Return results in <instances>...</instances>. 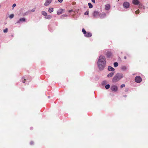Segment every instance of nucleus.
I'll return each instance as SVG.
<instances>
[{"instance_id": "nucleus-14", "label": "nucleus", "mask_w": 148, "mask_h": 148, "mask_svg": "<svg viewBox=\"0 0 148 148\" xmlns=\"http://www.w3.org/2000/svg\"><path fill=\"white\" fill-rule=\"evenodd\" d=\"M106 55L108 58H110L112 55V53L110 51H108L106 53Z\"/></svg>"}, {"instance_id": "nucleus-1", "label": "nucleus", "mask_w": 148, "mask_h": 148, "mask_svg": "<svg viewBox=\"0 0 148 148\" xmlns=\"http://www.w3.org/2000/svg\"><path fill=\"white\" fill-rule=\"evenodd\" d=\"M107 61L106 57L103 55H100L99 57L97 62V65L99 70L100 71L103 70L106 64Z\"/></svg>"}, {"instance_id": "nucleus-4", "label": "nucleus", "mask_w": 148, "mask_h": 148, "mask_svg": "<svg viewBox=\"0 0 148 148\" xmlns=\"http://www.w3.org/2000/svg\"><path fill=\"white\" fill-rule=\"evenodd\" d=\"M135 81L137 83H140L142 81V78L139 76H137L135 78Z\"/></svg>"}, {"instance_id": "nucleus-27", "label": "nucleus", "mask_w": 148, "mask_h": 148, "mask_svg": "<svg viewBox=\"0 0 148 148\" xmlns=\"http://www.w3.org/2000/svg\"><path fill=\"white\" fill-rule=\"evenodd\" d=\"M110 87V85L109 84H107L105 86V88L106 89H108Z\"/></svg>"}, {"instance_id": "nucleus-8", "label": "nucleus", "mask_w": 148, "mask_h": 148, "mask_svg": "<svg viewBox=\"0 0 148 148\" xmlns=\"http://www.w3.org/2000/svg\"><path fill=\"white\" fill-rule=\"evenodd\" d=\"M133 3L136 5L139 4L140 6H142L141 4H139V2L138 0H133L132 1Z\"/></svg>"}, {"instance_id": "nucleus-31", "label": "nucleus", "mask_w": 148, "mask_h": 148, "mask_svg": "<svg viewBox=\"0 0 148 148\" xmlns=\"http://www.w3.org/2000/svg\"><path fill=\"white\" fill-rule=\"evenodd\" d=\"M135 13L136 14H138L139 13V10H137L136 11H135Z\"/></svg>"}, {"instance_id": "nucleus-23", "label": "nucleus", "mask_w": 148, "mask_h": 148, "mask_svg": "<svg viewBox=\"0 0 148 148\" xmlns=\"http://www.w3.org/2000/svg\"><path fill=\"white\" fill-rule=\"evenodd\" d=\"M114 67H116L118 66V62H115L114 63Z\"/></svg>"}, {"instance_id": "nucleus-42", "label": "nucleus", "mask_w": 148, "mask_h": 148, "mask_svg": "<svg viewBox=\"0 0 148 148\" xmlns=\"http://www.w3.org/2000/svg\"><path fill=\"white\" fill-rule=\"evenodd\" d=\"M27 12H26V14H27Z\"/></svg>"}, {"instance_id": "nucleus-41", "label": "nucleus", "mask_w": 148, "mask_h": 148, "mask_svg": "<svg viewBox=\"0 0 148 148\" xmlns=\"http://www.w3.org/2000/svg\"><path fill=\"white\" fill-rule=\"evenodd\" d=\"M143 9H145V7L144 6H143Z\"/></svg>"}, {"instance_id": "nucleus-20", "label": "nucleus", "mask_w": 148, "mask_h": 148, "mask_svg": "<svg viewBox=\"0 0 148 148\" xmlns=\"http://www.w3.org/2000/svg\"><path fill=\"white\" fill-rule=\"evenodd\" d=\"M68 16V15L66 14H63L61 15L60 16L61 18L62 19H63L65 17H67Z\"/></svg>"}, {"instance_id": "nucleus-21", "label": "nucleus", "mask_w": 148, "mask_h": 148, "mask_svg": "<svg viewBox=\"0 0 148 148\" xmlns=\"http://www.w3.org/2000/svg\"><path fill=\"white\" fill-rule=\"evenodd\" d=\"M22 80L23 82L25 83V81H27V79H26L24 77H22Z\"/></svg>"}, {"instance_id": "nucleus-6", "label": "nucleus", "mask_w": 148, "mask_h": 148, "mask_svg": "<svg viewBox=\"0 0 148 148\" xmlns=\"http://www.w3.org/2000/svg\"><path fill=\"white\" fill-rule=\"evenodd\" d=\"M25 18H21L19 20L16 22V24L20 23H21L24 22H25Z\"/></svg>"}, {"instance_id": "nucleus-15", "label": "nucleus", "mask_w": 148, "mask_h": 148, "mask_svg": "<svg viewBox=\"0 0 148 148\" xmlns=\"http://www.w3.org/2000/svg\"><path fill=\"white\" fill-rule=\"evenodd\" d=\"M114 72H112L108 74L107 76V77H112L114 75Z\"/></svg>"}, {"instance_id": "nucleus-2", "label": "nucleus", "mask_w": 148, "mask_h": 148, "mask_svg": "<svg viewBox=\"0 0 148 148\" xmlns=\"http://www.w3.org/2000/svg\"><path fill=\"white\" fill-rule=\"evenodd\" d=\"M123 74L118 73L115 74L112 79V82L115 83L119 81L121 78L123 77Z\"/></svg>"}, {"instance_id": "nucleus-7", "label": "nucleus", "mask_w": 148, "mask_h": 148, "mask_svg": "<svg viewBox=\"0 0 148 148\" xmlns=\"http://www.w3.org/2000/svg\"><path fill=\"white\" fill-rule=\"evenodd\" d=\"M106 14L105 13L102 12L99 14V16L100 18H103L106 17Z\"/></svg>"}, {"instance_id": "nucleus-12", "label": "nucleus", "mask_w": 148, "mask_h": 148, "mask_svg": "<svg viewBox=\"0 0 148 148\" xmlns=\"http://www.w3.org/2000/svg\"><path fill=\"white\" fill-rule=\"evenodd\" d=\"M52 0H46L44 5L46 6L48 5L52 2Z\"/></svg>"}, {"instance_id": "nucleus-28", "label": "nucleus", "mask_w": 148, "mask_h": 148, "mask_svg": "<svg viewBox=\"0 0 148 148\" xmlns=\"http://www.w3.org/2000/svg\"><path fill=\"white\" fill-rule=\"evenodd\" d=\"M82 32L84 34H85L86 33V31L84 28L82 29Z\"/></svg>"}, {"instance_id": "nucleus-10", "label": "nucleus", "mask_w": 148, "mask_h": 148, "mask_svg": "<svg viewBox=\"0 0 148 148\" xmlns=\"http://www.w3.org/2000/svg\"><path fill=\"white\" fill-rule=\"evenodd\" d=\"M92 36V34L90 32H86V33L84 34L85 37L87 38H89L91 37Z\"/></svg>"}, {"instance_id": "nucleus-37", "label": "nucleus", "mask_w": 148, "mask_h": 148, "mask_svg": "<svg viewBox=\"0 0 148 148\" xmlns=\"http://www.w3.org/2000/svg\"><path fill=\"white\" fill-rule=\"evenodd\" d=\"M92 2L95 3V0H91Z\"/></svg>"}, {"instance_id": "nucleus-33", "label": "nucleus", "mask_w": 148, "mask_h": 148, "mask_svg": "<svg viewBox=\"0 0 148 148\" xmlns=\"http://www.w3.org/2000/svg\"><path fill=\"white\" fill-rule=\"evenodd\" d=\"M16 6V4L15 3H14L12 5V7L13 8H14Z\"/></svg>"}, {"instance_id": "nucleus-24", "label": "nucleus", "mask_w": 148, "mask_h": 148, "mask_svg": "<svg viewBox=\"0 0 148 148\" xmlns=\"http://www.w3.org/2000/svg\"><path fill=\"white\" fill-rule=\"evenodd\" d=\"M106 84H107V82L105 80L103 81L101 83L102 85L103 86L106 85Z\"/></svg>"}, {"instance_id": "nucleus-22", "label": "nucleus", "mask_w": 148, "mask_h": 148, "mask_svg": "<svg viewBox=\"0 0 148 148\" xmlns=\"http://www.w3.org/2000/svg\"><path fill=\"white\" fill-rule=\"evenodd\" d=\"M53 11V8H49L48 10V12L49 13H51Z\"/></svg>"}, {"instance_id": "nucleus-38", "label": "nucleus", "mask_w": 148, "mask_h": 148, "mask_svg": "<svg viewBox=\"0 0 148 148\" xmlns=\"http://www.w3.org/2000/svg\"><path fill=\"white\" fill-rule=\"evenodd\" d=\"M34 11H35V10H34V9H32V10H31V11L32 12H34Z\"/></svg>"}, {"instance_id": "nucleus-17", "label": "nucleus", "mask_w": 148, "mask_h": 148, "mask_svg": "<svg viewBox=\"0 0 148 148\" xmlns=\"http://www.w3.org/2000/svg\"><path fill=\"white\" fill-rule=\"evenodd\" d=\"M127 69V68L126 66H123L121 67V69L123 71H125Z\"/></svg>"}, {"instance_id": "nucleus-39", "label": "nucleus", "mask_w": 148, "mask_h": 148, "mask_svg": "<svg viewBox=\"0 0 148 148\" xmlns=\"http://www.w3.org/2000/svg\"><path fill=\"white\" fill-rule=\"evenodd\" d=\"M124 59H126V56H124Z\"/></svg>"}, {"instance_id": "nucleus-19", "label": "nucleus", "mask_w": 148, "mask_h": 148, "mask_svg": "<svg viewBox=\"0 0 148 148\" xmlns=\"http://www.w3.org/2000/svg\"><path fill=\"white\" fill-rule=\"evenodd\" d=\"M41 13L42 15L44 16H46L47 15V13L45 11H42L41 12Z\"/></svg>"}, {"instance_id": "nucleus-32", "label": "nucleus", "mask_w": 148, "mask_h": 148, "mask_svg": "<svg viewBox=\"0 0 148 148\" xmlns=\"http://www.w3.org/2000/svg\"><path fill=\"white\" fill-rule=\"evenodd\" d=\"M125 86V85L124 84H123L121 85V88H122L124 87Z\"/></svg>"}, {"instance_id": "nucleus-29", "label": "nucleus", "mask_w": 148, "mask_h": 148, "mask_svg": "<svg viewBox=\"0 0 148 148\" xmlns=\"http://www.w3.org/2000/svg\"><path fill=\"white\" fill-rule=\"evenodd\" d=\"M88 14H89V11H86L85 13H84V14L85 15H88Z\"/></svg>"}, {"instance_id": "nucleus-43", "label": "nucleus", "mask_w": 148, "mask_h": 148, "mask_svg": "<svg viewBox=\"0 0 148 148\" xmlns=\"http://www.w3.org/2000/svg\"><path fill=\"white\" fill-rule=\"evenodd\" d=\"M1 7V5H0V8Z\"/></svg>"}, {"instance_id": "nucleus-35", "label": "nucleus", "mask_w": 148, "mask_h": 148, "mask_svg": "<svg viewBox=\"0 0 148 148\" xmlns=\"http://www.w3.org/2000/svg\"><path fill=\"white\" fill-rule=\"evenodd\" d=\"M58 1L60 3H61L63 1V0H58Z\"/></svg>"}, {"instance_id": "nucleus-3", "label": "nucleus", "mask_w": 148, "mask_h": 148, "mask_svg": "<svg viewBox=\"0 0 148 148\" xmlns=\"http://www.w3.org/2000/svg\"><path fill=\"white\" fill-rule=\"evenodd\" d=\"M110 89L112 91L116 92L118 90V87L115 85H112L111 86Z\"/></svg>"}, {"instance_id": "nucleus-30", "label": "nucleus", "mask_w": 148, "mask_h": 148, "mask_svg": "<svg viewBox=\"0 0 148 148\" xmlns=\"http://www.w3.org/2000/svg\"><path fill=\"white\" fill-rule=\"evenodd\" d=\"M8 29L7 28H6L3 30V32L4 33H6L8 32Z\"/></svg>"}, {"instance_id": "nucleus-34", "label": "nucleus", "mask_w": 148, "mask_h": 148, "mask_svg": "<svg viewBox=\"0 0 148 148\" xmlns=\"http://www.w3.org/2000/svg\"><path fill=\"white\" fill-rule=\"evenodd\" d=\"M30 144L31 145H33L34 144V142L33 141H31L30 142Z\"/></svg>"}, {"instance_id": "nucleus-9", "label": "nucleus", "mask_w": 148, "mask_h": 148, "mask_svg": "<svg viewBox=\"0 0 148 148\" xmlns=\"http://www.w3.org/2000/svg\"><path fill=\"white\" fill-rule=\"evenodd\" d=\"M93 16L95 18H97L98 16H99V12L97 11H95L93 13Z\"/></svg>"}, {"instance_id": "nucleus-40", "label": "nucleus", "mask_w": 148, "mask_h": 148, "mask_svg": "<svg viewBox=\"0 0 148 148\" xmlns=\"http://www.w3.org/2000/svg\"><path fill=\"white\" fill-rule=\"evenodd\" d=\"M48 97L49 98H50V96H48Z\"/></svg>"}, {"instance_id": "nucleus-25", "label": "nucleus", "mask_w": 148, "mask_h": 148, "mask_svg": "<svg viewBox=\"0 0 148 148\" xmlns=\"http://www.w3.org/2000/svg\"><path fill=\"white\" fill-rule=\"evenodd\" d=\"M14 14H12L9 16V17L10 19H11L14 17Z\"/></svg>"}, {"instance_id": "nucleus-13", "label": "nucleus", "mask_w": 148, "mask_h": 148, "mask_svg": "<svg viewBox=\"0 0 148 148\" xmlns=\"http://www.w3.org/2000/svg\"><path fill=\"white\" fill-rule=\"evenodd\" d=\"M108 69L109 71L112 72L114 71L115 70L114 69L110 66H108Z\"/></svg>"}, {"instance_id": "nucleus-18", "label": "nucleus", "mask_w": 148, "mask_h": 148, "mask_svg": "<svg viewBox=\"0 0 148 148\" xmlns=\"http://www.w3.org/2000/svg\"><path fill=\"white\" fill-rule=\"evenodd\" d=\"M110 8V5L109 4H108L105 6V9L106 10H108Z\"/></svg>"}, {"instance_id": "nucleus-16", "label": "nucleus", "mask_w": 148, "mask_h": 148, "mask_svg": "<svg viewBox=\"0 0 148 148\" xmlns=\"http://www.w3.org/2000/svg\"><path fill=\"white\" fill-rule=\"evenodd\" d=\"M52 16L50 15H47L45 17V18L46 19H50L51 18Z\"/></svg>"}, {"instance_id": "nucleus-26", "label": "nucleus", "mask_w": 148, "mask_h": 148, "mask_svg": "<svg viewBox=\"0 0 148 148\" xmlns=\"http://www.w3.org/2000/svg\"><path fill=\"white\" fill-rule=\"evenodd\" d=\"M88 4L89 8H91L93 7L92 5L90 3H88Z\"/></svg>"}, {"instance_id": "nucleus-5", "label": "nucleus", "mask_w": 148, "mask_h": 148, "mask_svg": "<svg viewBox=\"0 0 148 148\" xmlns=\"http://www.w3.org/2000/svg\"><path fill=\"white\" fill-rule=\"evenodd\" d=\"M130 4L129 2H125L123 3V6L124 8L127 9L129 8Z\"/></svg>"}, {"instance_id": "nucleus-11", "label": "nucleus", "mask_w": 148, "mask_h": 148, "mask_svg": "<svg viewBox=\"0 0 148 148\" xmlns=\"http://www.w3.org/2000/svg\"><path fill=\"white\" fill-rule=\"evenodd\" d=\"M64 10L63 9H60L57 11V14L60 15L64 12Z\"/></svg>"}, {"instance_id": "nucleus-36", "label": "nucleus", "mask_w": 148, "mask_h": 148, "mask_svg": "<svg viewBox=\"0 0 148 148\" xmlns=\"http://www.w3.org/2000/svg\"><path fill=\"white\" fill-rule=\"evenodd\" d=\"M73 10H70L69 11V13H70L71 12H73Z\"/></svg>"}]
</instances>
